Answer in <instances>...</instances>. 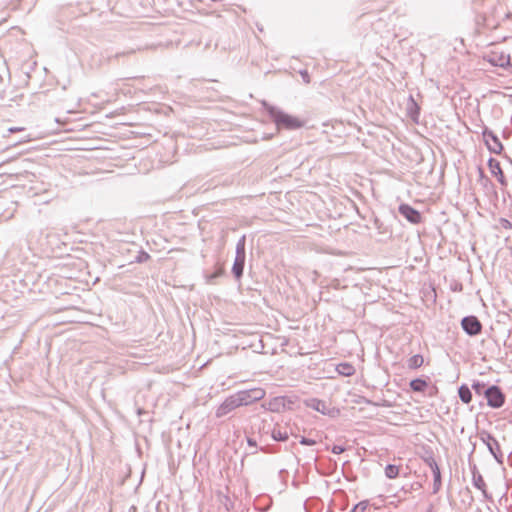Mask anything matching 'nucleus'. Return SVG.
I'll list each match as a JSON object with an SVG mask.
<instances>
[{
	"instance_id": "1",
	"label": "nucleus",
	"mask_w": 512,
	"mask_h": 512,
	"mask_svg": "<svg viewBox=\"0 0 512 512\" xmlns=\"http://www.w3.org/2000/svg\"><path fill=\"white\" fill-rule=\"evenodd\" d=\"M473 8L476 11V22L485 28L495 29L500 22L510 17L509 12L500 13L503 8L496 0H473Z\"/></svg>"
},
{
	"instance_id": "2",
	"label": "nucleus",
	"mask_w": 512,
	"mask_h": 512,
	"mask_svg": "<svg viewBox=\"0 0 512 512\" xmlns=\"http://www.w3.org/2000/svg\"><path fill=\"white\" fill-rule=\"evenodd\" d=\"M261 106L266 112L270 120L275 124L278 131L280 130H298L304 127L305 121L291 115L278 106L270 104L266 100L261 101Z\"/></svg>"
},
{
	"instance_id": "3",
	"label": "nucleus",
	"mask_w": 512,
	"mask_h": 512,
	"mask_svg": "<svg viewBox=\"0 0 512 512\" xmlns=\"http://www.w3.org/2000/svg\"><path fill=\"white\" fill-rule=\"evenodd\" d=\"M246 262V235H242L237 243L235 249V258L231 268V273L236 282L240 283L245 268Z\"/></svg>"
},
{
	"instance_id": "4",
	"label": "nucleus",
	"mask_w": 512,
	"mask_h": 512,
	"mask_svg": "<svg viewBox=\"0 0 512 512\" xmlns=\"http://www.w3.org/2000/svg\"><path fill=\"white\" fill-rule=\"evenodd\" d=\"M478 437L481 442L486 445L489 453L493 456L495 461L499 465H503L504 455L501 451L500 444L494 435L487 430H481L478 432Z\"/></svg>"
},
{
	"instance_id": "5",
	"label": "nucleus",
	"mask_w": 512,
	"mask_h": 512,
	"mask_svg": "<svg viewBox=\"0 0 512 512\" xmlns=\"http://www.w3.org/2000/svg\"><path fill=\"white\" fill-rule=\"evenodd\" d=\"M123 55H125V52H117L115 54H112L108 50H95L90 54L88 65L91 69H99L106 63H109L112 59H116Z\"/></svg>"
},
{
	"instance_id": "6",
	"label": "nucleus",
	"mask_w": 512,
	"mask_h": 512,
	"mask_svg": "<svg viewBox=\"0 0 512 512\" xmlns=\"http://www.w3.org/2000/svg\"><path fill=\"white\" fill-rule=\"evenodd\" d=\"M485 399L490 408L499 409L504 406L506 402V395L500 386L491 384L486 390Z\"/></svg>"
},
{
	"instance_id": "7",
	"label": "nucleus",
	"mask_w": 512,
	"mask_h": 512,
	"mask_svg": "<svg viewBox=\"0 0 512 512\" xmlns=\"http://www.w3.org/2000/svg\"><path fill=\"white\" fill-rule=\"evenodd\" d=\"M236 396L240 402V406H248L256 401L264 398L265 390L262 388H252L246 390L237 391Z\"/></svg>"
},
{
	"instance_id": "8",
	"label": "nucleus",
	"mask_w": 512,
	"mask_h": 512,
	"mask_svg": "<svg viewBox=\"0 0 512 512\" xmlns=\"http://www.w3.org/2000/svg\"><path fill=\"white\" fill-rule=\"evenodd\" d=\"M482 136L487 146V149L494 154H501L504 147L499 139V137L488 127H484L482 131Z\"/></svg>"
},
{
	"instance_id": "9",
	"label": "nucleus",
	"mask_w": 512,
	"mask_h": 512,
	"mask_svg": "<svg viewBox=\"0 0 512 512\" xmlns=\"http://www.w3.org/2000/svg\"><path fill=\"white\" fill-rule=\"evenodd\" d=\"M463 331L470 337L477 336L481 333L483 325L475 315H467L461 320Z\"/></svg>"
},
{
	"instance_id": "10",
	"label": "nucleus",
	"mask_w": 512,
	"mask_h": 512,
	"mask_svg": "<svg viewBox=\"0 0 512 512\" xmlns=\"http://www.w3.org/2000/svg\"><path fill=\"white\" fill-rule=\"evenodd\" d=\"M306 406L321 413L322 415H327L330 417H335L339 414V410L335 407H330L326 401L318 399V398H310L306 400Z\"/></svg>"
},
{
	"instance_id": "11",
	"label": "nucleus",
	"mask_w": 512,
	"mask_h": 512,
	"mask_svg": "<svg viewBox=\"0 0 512 512\" xmlns=\"http://www.w3.org/2000/svg\"><path fill=\"white\" fill-rule=\"evenodd\" d=\"M484 59L492 66L501 67L504 69L512 68V62L510 61V55L504 52L492 51L487 54Z\"/></svg>"
},
{
	"instance_id": "12",
	"label": "nucleus",
	"mask_w": 512,
	"mask_h": 512,
	"mask_svg": "<svg viewBox=\"0 0 512 512\" xmlns=\"http://www.w3.org/2000/svg\"><path fill=\"white\" fill-rule=\"evenodd\" d=\"M241 407L240 402L238 401V398L236 394H232L228 396L216 409L215 416L217 418H222L226 415H228L233 410Z\"/></svg>"
},
{
	"instance_id": "13",
	"label": "nucleus",
	"mask_w": 512,
	"mask_h": 512,
	"mask_svg": "<svg viewBox=\"0 0 512 512\" xmlns=\"http://www.w3.org/2000/svg\"><path fill=\"white\" fill-rule=\"evenodd\" d=\"M398 212L411 224H419L422 222V214L410 204L401 203L398 206Z\"/></svg>"
},
{
	"instance_id": "14",
	"label": "nucleus",
	"mask_w": 512,
	"mask_h": 512,
	"mask_svg": "<svg viewBox=\"0 0 512 512\" xmlns=\"http://www.w3.org/2000/svg\"><path fill=\"white\" fill-rule=\"evenodd\" d=\"M487 166L489 168V171L490 173L496 177L497 181L499 182V184L502 186V187H507L508 185V182H507V179L505 177V174L501 168V165H500V162L493 158V157H490L487 161Z\"/></svg>"
},
{
	"instance_id": "15",
	"label": "nucleus",
	"mask_w": 512,
	"mask_h": 512,
	"mask_svg": "<svg viewBox=\"0 0 512 512\" xmlns=\"http://www.w3.org/2000/svg\"><path fill=\"white\" fill-rule=\"evenodd\" d=\"M469 466H470V470H471V473H472V484L473 486L480 490L484 497H488L487 496V490H486V483L482 477V475L480 474V472L478 471V468L476 466L475 463H471L469 462Z\"/></svg>"
},
{
	"instance_id": "16",
	"label": "nucleus",
	"mask_w": 512,
	"mask_h": 512,
	"mask_svg": "<svg viewBox=\"0 0 512 512\" xmlns=\"http://www.w3.org/2000/svg\"><path fill=\"white\" fill-rule=\"evenodd\" d=\"M406 111H407L408 117L414 123L419 122L421 108L412 95H409V97H408V101L406 104Z\"/></svg>"
},
{
	"instance_id": "17",
	"label": "nucleus",
	"mask_w": 512,
	"mask_h": 512,
	"mask_svg": "<svg viewBox=\"0 0 512 512\" xmlns=\"http://www.w3.org/2000/svg\"><path fill=\"white\" fill-rule=\"evenodd\" d=\"M288 404H291V401H288ZM287 408V400L285 397L278 396L272 398L266 406V409L271 412H277L280 413L284 411Z\"/></svg>"
},
{
	"instance_id": "18",
	"label": "nucleus",
	"mask_w": 512,
	"mask_h": 512,
	"mask_svg": "<svg viewBox=\"0 0 512 512\" xmlns=\"http://www.w3.org/2000/svg\"><path fill=\"white\" fill-rule=\"evenodd\" d=\"M266 428V425H265V421H263V428H259V432L260 433H270L271 434V437L274 441H278V442H285L287 439H288V433L286 431H281V430H277L276 428H273L272 430L270 429H265Z\"/></svg>"
},
{
	"instance_id": "19",
	"label": "nucleus",
	"mask_w": 512,
	"mask_h": 512,
	"mask_svg": "<svg viewBox=\"0 0 512 512\" xmlns=\"http://www.w3.org/2000/svg\"><path fill=\"white\" fill-rule=\"evenodd\" d=\"M429 383L423 377H417L409 382V387L413 392L424 393L428 388Z\"/></svg>"
},
{
	"instance_id": "20",
	"label": "nucleus",
	"mask_w": 512,
	"mask_h": 512,
	"mask_svg": "<svg viewBox=\"0 0 512 512\" xmlns=\"http://www.w3.org/2000/svg\"><path fill=\"white\" fill-rule=\"evenodd\" d=\"M471 388L463 383L458 387V396L462 403L469 404L472 401Z\"/></svg>"
},
{
	"instance_id": "21",
	"label": "nucleus",
	"mask_w": 512,
	"mask_h": 512,
	"mask_svg": "<svg viewBox=\"0 0 512 512\" xmlns=\"http://www.w3.org/2000/svg\"><path fill=\"white\" fill-rule=\"evenodd\" d=\"M421 459L431 469V471L439 468V465L437 464L434 458V453L431 448L424 449V453L421 456Z\"/></svg>"
},
{
	"instance_id": "22",
	"label": "nucleus",
	"mask_w": 512,
	"mask_h": 512,
	"mask_svg": "<svg viewBox=\"0 0 512 512\" xmlns=\"http://www.w3.org/2000/svg\"><path fill=\"white\" fill-rule=\"evenodd\" d=\"M337 372L342 376H352L355 374L354 366L349 362H341L336 367Z\"/></svg>"
},
{
	"instance_id": "23",
	"label": "nucleus",
	"mask_w": 512,
	"mask_h": 512,
	"mask_svg": "<svg viewBox=\"0 0 512 512\" xmlns=\"http://www.w3.org/2000/svg\"><path fill=\"white\" fill-rule=\"evenodd\" d=\"M489 385H487L485 382L480 380H473L471 384V389L475 392L477 395H482L484 398L486 397V390Z\"/></svg>"
},
{
	"instance_id": "24",
	"label": "nucleus",
	"mask_w": 512,
	"mask_h": 512,
	"mask_svg": "<svg viewBox=\"0 0 512 512\" xmlns=\"http://www.w3.org/2000/svg\"><path fill=\"white\" fill-rule=\"evenodd\" d=\"M424 363V358L421 354H415L407 360V366L409 369H418Z\"/></svg>"
},
{
	"instance_id": "25",
	"label": "nucleus",
	"mask_w": 512,
	"mask_h": 512,
	"mask_svg": "<svg viewBox=\"0 0 512 512\" xmlns=\"http://www.w3.org/2000/svg\"><path fill=\"white\" fill-rule=\"evenodd\" d=\"M433 474V494H437L442 486V475L440 468L432 470Z\"/></svg>"
},
{
	"instance_id": "26",
	"label": "nucleus",
	"mask_w": 512,
	"mask_h": 512,
	"mask_svg": "<svg viewBox=\"0 0 512 512\" xmlns=\"http://www.w3.org/2000/svg\"><path fill=\"white\" fill-rule=\"evenodd\" d=\"M399 475V467L394 464H388L385 467V476L388 479H395Z\"/></svg>"
},
{
	"instance_id": "27",
	"label": "nucleus",
	"mask_w": 512,
	"mask_h": 512,
	"mask_svg": "<svg viewBox=\"0 0 512 512\" xmlns=\"http://www.w3.org/2000/svg\"><path fill=\"white\" fill-rule=\"evenodd\" d=\"M373 225L379 234H384V235L390 234L388 227L385 226L384 223L378 217L374 218Z\"/></svg>"
},
{
	"instance_id": "28",
	"label": "nucleus",
	"mask_w": 512,
	"mask_h": 512,
	"mask_svg": "<svg viewBox=\"0 0 512 512\" xmlns=\"http://www.w3.org/2000/svg\"><path fill=\"white\" fill-rule=\"evenodd\" d=\"M149 259H150V255L145 250L140 249L137 252V255L135 256V259L133 262L141 264V263H145Z\"/></svg>"
},
{
	"instance_id": "29",
	"label": "nucleus",
	"mask_w": 512,
	"mask_h": 512,
	"mask_svg": "<svg viewBox=\"0 0 512 512\" xmlns=\"http://www.w3.org/2000/svg\"><path fill=\"white\" fill-rule=\"evenodd\" d=\"M369 504V500H362L355 504L350 510V512H365Z\"/></svg>"
},
{
	"instance_id": "30",
	"label": "nucleus",
	"mask_w": 512,
	"mask_h": 512,
	"mask_svg": "<svg viewBox=\"0 0 512 512\" xmlns=\"http://www.w3.org/2000/svg\"><path fill=\"white\" fill-rule=\"evenodd\" d=\"M499 224L505 230L512 229V222L510 220H508L507 218H504V217L499 218Z\"/></svg>"
},
{
	"instance_id": "31",
	"label": "nucleus",
	"mask_w": 512,
	"mask_h": 512,
	"mask_svg": "<svg viewBox=\"0 0 512 512\" xmlns=\"http://www.w3.org/2000/svg\"><path fill=\"white\" fill-rule=\"evenodd\" d=\"M299 443L305 446H313L316 444V440L302 436L299 440Z\"/></svg>"
},
{
	"instance_id": "32",
	"label": "nucleus",
	"mask_w": 512,
	"mask_h": 512,
	"mask_svg": "<svg viewBox=\"0 0 512 512\" xmlns=\"http://www.w3.org/2000/svg\"><path fill=\"white\" fill-rule=\"evenodd\" d=\"M330 450H331V452H332L333 454L339 455V454H341V453H343V452H345V451H346V447H345V446H342V445H336V444H335V445H333V446L331 447V449H330Z\"/></svg>"
},
{
	"instance_id": "33",
	"label": "nucleus",
	"mask_w": 512,
	"mask_h": 512,
	"mask_svg": "<svg viewBox=\"0 0 512 512\" xmlns=\"http://www.w3.org/2000/svg\"><path fill=\"white\" fill-rule=\"evenodd\" d=\"M224 506L226 508L227 511H231L234 507V503L230 500L229 497H226V501L224 503Z\"/></svg>"
},
{
	"instance_id": "34",
	"label": "nucleus",
	"mask_w": 512,
	"mask_h": 512,
	"mask_svg": "<svg viewBox=\"0 0 512 512\" xmlns=\"http://www.w3.org/2000/svg\"><path fill=\"white\" fill-rule=\"evenodd\" d=\"M300 75H301L302 79L304 80V82H306V83L310 82V76H309V73L307 70L300 71Z\"/></svg>"
},
{
	"instance_id": "35",
	"label": "nucleus",
	"mask_w": 512,
	"mask_h": 512,
	"mask_svg": "<svg viewBox=\"0 0 512 512\" xmlns=\"http://www.w3.org/2000/svg\"><path fill=\"white\" fill-rule=\"evenodd\" d=\"M247 444H248L250 447H253V448H256V449H257V441H256L255 439L248 437V438H247Z\"/></svg>"
},
{
	"instance_id": "36",
	"label": "nucleus",
	"mask_w": 512,
	"mask_h": 512,
	"mask_svg": "<svg viewBox=\"0 0 512 512\" xmlns=\"http://www.w3.org/2000/svg\"><path fill=\"white\" fill-rule=\"evenodd\" d=\"M279 478L281 480H285V478L288 476V471L286 469L279 470Z\"/></svg>"
},
{
	"instance_id": "37",
	"label": "nucleus",
	"mask_w": 512,
	"mask_h": 512,
	"mask_svg": "<svg viewBox=\"0 0 512 512\" xmlns=\"http://www.w3.org/2000/svg\"><path fill=\"white\" fill-rule=\"evenodd\" d=\"M22 130H24V128H22V127H10L8 129V132L9 133H15V132L22 131Z\"/></svg>"
},
{
	"instance_id": "38",
	"label": "nucleus",
	"mask_w": 512,
	"mask_h": 512,
	"mask_svg": "<svg viewBox=\"0 0 512 512\" xmlns=\"http://www.w3.org/2000/svg\"><path fill=\"white\" fill-rule=\"evenodd\" d=\"M363 402H364L365 404H367V405L379 406V404H378V403H376V402H374V401H372V400H369V399H367V398H363Z\"/></svg>"
},
{
	"instance_id": "39",
	"label": "nucleus",
	"mask_w": 512,
	"mask_h": 512,
	"mask_svg": "<svg viewBox=\"0 0 512 512\" xmlns=\"http://www.w3.org/2000/svg\"><path fill=\"white\" fill-rule=\"evenodd\" d=\"M479 172H480V177H481V179H483V180H485V182H487V183H490V184H491L490 179L484 175V173H483L482 169H479Z\"/></svg>"
},
{
	"instance_id": "40",
	"label": "nucleus",
	"mask_w": 512,
	"mask_h": 512,
	"mask_svg": "<svg viewBox=\"0 0 512 512\" xmlns=\"http://www.w3.org/2000/svg\"><path fill=\"white\" fill-rule=\"evenodd\" d=\"M136 412H137V415H138V416H141L142 414H145V413H146V411H145L143 408H137V411H136Z\"/></svg>"
},
{
	"instance_id": "41",
	"label": "nucleus",
	"mask_w": 512,
	"mask_h": 512,
	"mask_svg": "<svg viewBox=\"0 0 512 512\" xmlns=\"http://www.w3.org/2000/svg\"><path fill=\"white\" fill-rule=\"evenodd\" d=\"M309 458H311L312 460L316 461V456H313V451H311V455L309 456Z\"/></svg>"
},
{
	"instance_id": "42",
	"label": "nucleus",
	"mask_w": 512,
	"mask_h": 512,
	"mask_svg": "<svg viewBox=\"0 0 512 512\" xmlns=\"http://www.w3.org/2000/svg\"><path fill=\"white\" fill-rule=\"evenodd\" d=\"M475 446H476V444L474 443V444H473L472 451H471V453H470V456L474 453V451H475Z\"/></svg>"
},
{
	"instance_id": "43",
	"label": "nucleus",
	"mask_w": 512,
	"mask_h": 512,
	"mask_svg": "<svg viewBox=\"0 0 512 512\" xmlns=\"http://www.w3.org/2000/svg\"><path fill=\"white\" fill-rule=\"evenodd\" d=\"M511 458H512V452H511V453H510V455H509V459H511Z\"/></svg>"
}]
</instances>
